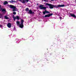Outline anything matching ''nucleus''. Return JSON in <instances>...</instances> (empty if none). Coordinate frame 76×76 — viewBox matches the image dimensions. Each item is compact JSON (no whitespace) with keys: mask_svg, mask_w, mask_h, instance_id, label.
Masks as SVG:
<instances>
[{"mask_svg":"<svg viewBox=\"0 0 76 76\" xmlns=\"http://www.w3.org/2000/svg\"><path fill=\"white\" fill-rule=\"evenodd\" d=\"M12 17L14 21H15V20H16V17H15V15H12Z\"/></svg>","mask_w":76,"mask_h":76,"instance_id":"15","label":"nucleus"},{"mask_svg":"<svg viewBox=\"0 0 76 76\" xmlns=\"http://www.w3.org/2000/svg\"><path fill=\"white\" fill-rule=\"evenodd\" d=\"M2 25H0V27L1 28V27H2Z\"/></svg>","mask_w":76,"mask_h":76,"instance_id":"22","label":"nucleus"},{"mask_svg":"<svg viewBox=\"0 0 76 76\" xmlns=\"http://www.w3.org/2000/svg\"><path fill=\"white\" fill-rule=\"evenodd\" d=\"M61 17H59V18L61 20Z\"/></svg>","mask_w":76,"mask_h":76,"instance_id":"24","label":"nucleus"},{"mask_svg":"<svg viewBox=\"0 0 76 76\" xmlns=\"http://www.w3.org/2000/svg\"><path fill=\"white\" fill-rule=\"evenodd\" d=\"M16 23L18 26H19L20 25V22L19 21H17Z\"/></svg>","mask_w":76,"mask_h":76,"instance_id":"18","label":"nucleus"},{"mask_svg":"<svg viewBox=\"0 0 76 76\" xmlns=\"http://www.w3.org/2000/svg\"><path fill=\"white\" fill-rule=\"evenodd\" d=\"M7 27L9 28H10L12 26V24L10 23H9L7 25Z\"/></svg>","mask_w":76,"mask_h":76,"instance_id":"9","label":"nucleus"},{"mask_svg":"<svg viewBox=\"0 0 76 76\" xmlns=\"http://www.w3.org/2000/svg\"><path fill=\"white\" fill-rule=\"evenodd\" d=\"M26 12H28L29 11V8H27L25 10Z\"/></svg>","mask_w":76,"mask_h":76,"instance_id":"20","label":"nucleus"},{"mask_svg":"<svg viewBox=\"0 0 76 76\" xmlns=\"http://www.w3.org/2000/svg\"><path fill=\"white\" fill-rule=\"evenodd\" d=\"M4 18L6 19H9V18L8 17H7V16H5Z\"/></svg>","mask_w":76,"mask_h":76,"instance_id":"19","label":"nucleus"},{"mask_svg":"<svg viewBox=\"0 0 76 76\" xmlns=\"http://www.w3.org/2000/svg\"><path fill=\"white\" fill-rule=\"evenodd\" d=\"M44 1H46V2L47 1H46V0H43Z\"/></svg>","mask_w":76,"mask_h":76,"instance_id":"25","label":"nucleus"},{"mask_svg":"<svg viewBox=\"0 0 76 76\" xmlns=\"http://www.w3.org/2000/svg\"><path fill=\"white\" fill-rule=\"evenodd\" d=\"M13 14L14 15H16V13L15 12H14L13 13Z\"/></svg>","mask_w":76,"mask_h":76,"instance_id":"21","label":"nucleus"},{"mask_svg":"<svg viewBox=\"0 0 76 76\" xmlns=\"http://www.w3.org/2000/svg\"><path fill=\"white\" fill-rule=\"evenodd\" d=\"M1 9L2 10V12H6L5 9H3L2 8H1Z\"/></svg>","mask_w":76,"mask_h":76,"instance_id":"11","label":"nucleus"},{"mask_svg":"<svg viewBox=\"0 0 76 76\" xmlns=\"http://www.w3.org/2000/svg\"><path fill=\"white\" fill-rule=\"evenodd\" d=\"M16 19L17 20H19L20 19V18H19V16H16L15 17V20H16Z\"/></svg>","mask_w":76,"mask_h":76,"instance_id":"13","label":"nucleus"},{"mask_svg":"<svg viewBox=\"0 0 76 76\" xmlns=\"http://www.w3.org/2000/svg\"><path fill=\"white\" fill-rule=\"evenodd\" d=\"M75 3H76V0H75Z\"/></svg>","mask_w":76,"mask_h":76,"instance_id":"29","label":"nucleus"},{"mask_svg":"<svg viewBox=\"0 0 76 76\" xmlns=\"http://www.w3.org/2000/svg\"><path fill=\"white\" fill-rule=\"evenodd\" d=\"M53 15V13H52L51 14H47L45 15L44 16V18H49V17H50L51 16H52Z\"/></svg>","mask_w":76,"mask_h":76,"instance_id":"4","label":"nucleus"},{"mask_svg":"<svg viewBox=\"0 0 76 76\" xmlns=\"http://www.w3.org/2000/svg\"><path fill=\"white\" fill-rule=\"evenodd\" d=\"M2 16H0V18H2Z\"/></svg>","mask_w":76,"mask_h":76,"instance_id":"23","label":"nucleus"},{"mask_svg":"<svg viewBox=\"0 0 76 76\" xmlns=\"http://www.w3.org/2000/svg\"><path fill=\"white\" fill-rule=\"evenodd\" d=\"M19 27L20 28H23V24H20L19 25Z\"/></svg>","mask_w":76,"mask_h":76,"instance_id":"12","label":"nucleus"},{"mask_svg":"<svg viewBox=\"0 0 76 76\" xmlns=\"http://www.w3.org/2000/svg\"><path fill=\"white\" fill-rule=\"evenodd\" d=\"M50 12L48 11H47V10H45V11H43V13L44 15H45L46 13H50Z\"/></svg>","mask_w":76,"mask_h":76,"instance_id":"8","label":"nucleus"},{"mask_svg":"<svg viewBox=\"0 0 76 76\" xmlns=\"http://www.w3.org/2000/svg\"><path fill=\"white\" fill-rule=\"evenodd\" d=\"M65 5L64 4L63 5H58L56 6V5H53V8L54 7L57 8L58 7H65Z\"/></svg>","mask_w":76,"mask_h":76,"instance_id":"1","label":"nucleus"},{"mask_svg":"<svg viewBox=\"0 0 76 76\" xmlns=\"http://www.w3.org/2000/svg\"><path fill=\"white\" fill-rule=\"evenodd\" d=\"M51 1H54V0H50Z\"/></svg>","mask_w":76,"mask_h":76,"instance_id":"27","label":"nucleus"},{"mask_svg":"<svg viewBox=\"0 0 76 76\" xmlns=\"http://www.w3.org/2000/svg\"><path fill=\"white\" fill-rule=\"evenodd\" d=\"M24 22V20H23L21 19L20 24H23Z\"/></svg>","mask_w":76,"mask_h":76,"instance_id":"17","label":"nucleus"},{"mask_svg":"<svg viewBox=\"0 0 76 76\" xmlns=\"http://www.w3.org/2000/svg\"><path fill=\"white\" fill-rule=\"evenodd\" d=\"M34 12H32V10H30L28 11V14H30L31 15H34Z\"/></svg>","mask_w":76,"mask_h":76,"instance_id":"7","label":"nucleus"},{"mask_svg":"<svg viewBox=\"0 0 76 76\" xmlns=\"http://www.w3.org/2000/svg\"><path fill=\"white\" fill-rule=\"evenodd\" d=\"M0 16H2V14H0Z\"/></svg>","mask_w":76,"mask_h":76,"instance_id":"26","label":"nucleus"},{"mask_svg":"<svg viewBox=\"0 0 76 76\" xmlns=\"http://www.w3.org/2000/svg\"><path fill=\"white\" fill-rule=\"evenodd\" d=\"M70 15L71 16V17H73V18H76V15H75V14L70 13Z\"/></svg>","mask_w":76,"mask_h":76,"instance_id":"10","label":"nucleus"},{"mask_svg":"<svg viewBox=\"0 0 76 76\" xmlns=\"http://www.w3.org/2000/svg\"><path fill=\"white\" fill-rule=\"evenodd\" d=\"M54 0H53V1H54Z\"/></svg>","mask_w":76,"mask_h":76,"instance_id":"31","label":"nucleus"},{"mask_svg":"<svg viewBox=\"0 0 76 76\" xmlns=\"http://www.w3.org/2000/svg\"><path fill=\"white\" fill-rule=\"evenodd\" d=\"M1 7V5H0V8Z\"/></svg>","mask_w":76,"mask_h":76,"instance_id":"28","label":"nucleus"},{"mask_svg":"<svg viewBox=\"0 0 76 76\" xmlns=\"http://www.w3.org/2000/svg\"><path fill=\"white\" fill-rule=\"evenodd\" d=\"M46 5L49 6L50 9H53V5L49 3H46Z\"/></svg>","mask_w":76,"mask_h":76,"instance_id":"5","label":"nucleus"},{"mask_svg":"<svg viewBox=\"0 0 76 76\" xmlns=\"http://www.w3.org/2000/svg\"><path fill=\"white\" fill-rule=\"evenodd\" d=\"M8 6L9 7H10L11 8V9H13V10H12V11H16V10L15 9L16 8V7L12 5H8Z\"/></svg>","mask_w":76,"mask_h":76,"instance_id":"2","label":"nucleus"},{"mask_svg":"<svg viewBox=\"0 0 76 76\" xmlns=\"http://www.w3.org/2000/svg\"><path fill=\"white\" fill-rule=\"evenodd\" d=\"M8 4V2H7V1H5L3 3V4H4V5H6V4Z\"/></svg>","mask_w":76,"mask_h":76,"instance_id":"16","label":"nucleus"},{"mask_svg":"<svg viewBox=\"0 0 76 76\" xmlns=\"http://www.w3.org/2000/svg\"><path fill=\"white\" fill-rule=\"evenodd\" d=\"M44 6V5H40L39 6V8H40V9L41 10H43V9H46L47 7H43Z\"/></svg>","mask_w":76,"mask_h":76,"instance_id":"3","label":"nucleus"},{"mask_svg":"<svg viewBox=\"0 0 76 76\" xmlns=\"http://www.w3.org/2000/svg\"><path fill=\"white\" fill-rule=\"evenodd\" d=\"M43 17H44V16H43Z\"/></svg>","mask_w":76,"mask_h":76,"instance_id":"30","label":"nucleus"},{"mask_svg":"<svg viewBox=\"0 0 76 76\" xmlns=\"http://www.w3.org/2000/svg\"><path fill=\"white\" fill-rule=\"evenodd\" d=\"M26 1V2H28L29 1V0H19V1H20L22 3H23V4H25V1Z\"/></svg>","mask_w":76,"mask_h":76,"instance_id":"6","label":"nucleus"},{"mask_svg":"<svg viewBox=\"0 0 76 76\" xmlns=\"http://www.w3.org/2000/svg\"><path fill=\"white\" fill-rule=\"evenodd\" d=\"M9 2H10V3H16V2L15 0L13 1L11 0V1H9Z\"/></svg>","mask_w":76,"mask_h":76,"instance_id":"14","label":"nucleus"}]
</instances>
